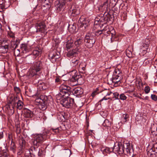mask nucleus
Wrapping results in <instances>:
<instances>
[{
	"instance_id": "8",
	"label": "nucleus",
	"mask_w": 157,
	"mask_h": 157,
	"mask_svg": "<svg viewBox=\"0 0 157 157\" xmlns=\"http://www.w3.org/2000/svg\"><path fill=\"white\" fill-rule=\"evenodd\" d=\"M41 52L42 49L41 48H40L38 47L35 48V49L33 51L31 54L26 57L25 58L26 61L28 62V63H29V62H31L40 56Z\"/></svg>"
},
{
	"instance_id": "15",
	"label": "nucleus",
	"mask_w": 157,
	"mask_h": 157,
	"mask_svg": "<svg viewBox=\"0 0 157 157\" xmlns=\"http://www.w3.org/2000/svg\"><path fill=\"white\" fill-rule=\"evenodd\" d=\"M79 9L74 6H71L68 10V13L71 16H75L79 14Z\"/></svg>"
},
{
	"instance_id": "24",
	"label": "nucleus",
	"mask_w": 157,
	"mask_h": 157,
	"mask_svg": "<svg viewBox=\"0 0 157 157\" xmlns=\"http://www.w3.org/2000/svg\"><path fill=\"white\" fill-rule=\"evenodd\" d=\"M49 57L50 59H54L55 61L59 58V56L56 52H51L49 55Z\"/></svg>"
},
{
	"instance_id": "49",
	"label": "nucleus",
	"mask_w": 157,
	"mask_h": 157,
	"mask_svg": "<svg viewBox=\"0 0 157 157\" xmlns=\"http://www.w3.org/2000/svg\"><path fill=\"white\" fill-rule=\"evenodd\" d=\"M27 151L28 152H29V154L28 155H27L26 154H25V157H33L32 156L30 152H29V151Z\"/></svg>"
},
{
	"instance_id": "47",
	"label": "nucleus",
	"mask_w": 157,
	"mask_h": 157,
	"mask_svg": "<svg viewBox=\"0 0 157 157\" xmlns=\"http://www.w3.org/2000/svg\"><path fill=\"white\" fill-rule=\"evenodd\" d=\"M113 95L114 96V97L115 98V99H119V94L117 92H115L113 93Z\"/></svg>"
},
{
	"instance_id": "60",
	"label": "nucleus",
	"mask_w": 157,
	"mask_h": 157,
	"mask_svg": "<svg viewBox=\"0 0 157 157\" xmlns=\"http://www.w3.org/2000/svg\"><path fill=\"white\" fill-rule=\"evenodd\" d=\"M110 94H106V96H107V95H109Z\"/></svg>"
},
{
	"instance_id": "21",
	"label": "nucleus",
	"mask_w": 157,
	"mask_h": 157,
	"mask_svg": "<svg viewBox=\"0 0 157 157\" xmlns=\"http://www.w3.org/2000/svg\"><path fill=\"white\" fill-rule=\"evenodd\" d=\"M83 93V89L80 87L74 89L72 91L73 94L76 96L82 94Z\"/></svg>"
},
{
	"instance_id": "59",
	"label": "nucleus",
	"mask_w": 157,
	"mask_h": 157,
	"mask_svg": "<svg viewBox=\"0 0 157 157\" xmlns=\"http://www.w3.org/2000/svg\"><path fill=\"white\" fill-rule=\"evenodd\" d=\"M29 91L30 92V93H32V90L31 89H29Z\"/></svg>"
},
{
	"instance_id": "29",
	"label": "nucleus",
	"mask_w": 157,
	"mask_h": 157,
	"mask_svg": "<svg viewBox=\"0 0 157 157\" xmlns=\"http://www.w3.org/2000/svg\"><path fill=\"white\" fill-rule=\"evenodd\" d=\"M16 104V107L17 109L20 110L23 108V103L20 100L18 101Z\"/></svg>"
},
{
	"instance_id": "38",
	"label": "nucleus",
	"mask_w": 157,
	"mask_h": 157,
	"mask_svg": "<svg viewBox=\"0 0 157 157\" xmlns=\"http://www.w3.org/2000/svg\"><path fill=\"white\" fill-rule=\"evenodd\" d=\"M103 30H99L98 31L96 32H95V33H94L95 35V36H98L99 35H100L102 33V31Z\"/></svg>"
},
{
	"instance_id": "5",
	"label": "nucleus",
	"mask_w": 157,
	"mask_h": 157,
	"mask_svg": "<svg viewBox=\"0 0 157 157\" xmlns=\"http://www.w3.org/2000/svg\"><path fill=\"white\" fill-rule=\"evenodd\" d=\"M96 38L94 33H87L84 38L86 45L88 48H91L95 43Z\"/></svg>"
},
{
	"instance_id": "2",
	"label": "nucleus",
	"mask_w": 157,
	"mask_h": 157,
	"mask_svg": "<svg viewBox=\"0 0 157 157\" xmlns=\"http://www.w3.org/2000/svg\"><path fill=\"white\" fill-rule=\"evenodd\" d=\"M82 37H77L74 42L75 49L69 51L67 54V56L70 57L79 52V49L83 44Z\"/></svg>"
},
{
	"instance_id": "53",
	"label": "nucleus",
	"mask_w": 157,
	"mask_h": 157,
	"mask_svg": "<svg viewBox=\"0 0 157 157\" xmlns=\"http://www.w3.org/2000/svg\"><path fill=\"white\" fill-rule=\"evenodd\" d=\"M116 8H115L114 9V12L115 13H116L117 14H118L119 12V10H116V11H115V10H116ZM117 9L118 10V9L117 8Z\"/></svg>"
},
{
	"instance_id": "17",
	"label": "nucleus",
	"mask_w": 157,
	"mask_h": 157,
	"mask_svg": "<svg viewBox=\"0 0 157 157\" xmlns=\"http://www.w3.org/2000/svg\"><path fill=\"white\" fill-rule=\"evenodd\" d=\"M18 40H16L15 41V43L14 44V40L13 39L11 41V43L12 44L11 45V47L12 48H13V49H14V54L15 56L17 55V56L18 54H19L20 53V51L19 50L17 49L16 50V48L17 46V45L18 43Z\"/></svg>"
},
{
	"instance_id": "34",
	"label": "nucleus",
	"mask_w": 157,
	"mask_h": 157,
	"mask_svg": "<svg viewBox=\"0 0 157 157\" xmlns=\"http://www.w3.org/2000/svg\"><path fill=\"white\" fill-rule=\"evenodd\" d=\"M21 48L22 50L24 51L25 52L28 51L27 46L26 44H22L21 45Z\"/></svg>"
},
{
	"instance_id": "4",
	"label": "nucleus",
	"mask_w": 157,
	"mask_h": 157,
	"mask_svg": "<svg viewBox=\"0 0 157 157\" xmlns=\"http://www.w3.org/2000/svg\"><path fill=\"white\" fill-rule=\"evenodd\" d=\"M49 132L48 131H47L42 134H38L35 136L33 141V145L37 147L39 146L40 144L48 138Z\"/></svg>"
},
{
	"instance_id": "13",
	"label": "nucleus",
	"mask_w": 157,
	"mask_h": 157,
	"mask_svg": "<svg viewBox=\"0 0 157 157\" xmlns=\"http://www.w3.org/2000/svg\"><path fill=\"white\" fill-rule=\"evenodd\" d=\"M145 43H144L141 46V51H142L141 54L143 55L149 52V49L148 48L149 44L150 43V40L148 39L145 40Z\"/></svg>"
},
{
	"instance_id": "63",
	"label": "nucleus",
	"mask_w": 157,
	"mask_h": 157,
	"mask_svg": "<svg viewBox=\"0 0 157 157\" xmlns=\"http://www.w3.org/2000/svg\"><path fill=\"white\" fill-rule=\"evenodd\" d=\"M34 150H35V147H34Z\"/></svg>"
},
{
	"instance_id": "55",
	"label": "nucleus",
	"mask_w": 157,
	"mask_h": 157,
	"mask_svg": "<svg viewBox=\"0 0 157 157\" xmlns=\"http://www.w3.org/2000/svg\"><path fill=\"white\" fill-rule=\"evenodd\" d=\"M41 83H43L42 82H38V86L39 87L41 85Z\"/></svg>"
},
{
	"instance_id": "33",
	"label": "nucleus",
	"mask_w": 157,
	"mask_h": 157,
	"mask_svg": "<svg viewBox=\"0 0 157 157\" xmlns=\"http://www.w3.org/2000/svg\"><path fill=\"white\" fill-rule=\"evenodd\" d=\"M86 66V64L85 63H82L79 64L78 68L79 70H82L83 71H84L85 70V67Z\"/></svg>"
},
{
	"instance_id": "3",
	"label": "nucleus",
	"mask_w": 157,
	"mask_h": 157,
	"mask_svg": "<svg viewBox=\"0 0 157 157\" xmlns=\"http://www.w3.org/2000/svg\"><path fill=\"white\" fill-rule=\"evenodd\" d=\"M57 100H59L63 106L67 108H71L75 105L74 99L68 97L60 98L59 95H56Z\"/></svg>"
},
{
	"instance_id": "46",
	"label": "nucleus",
	"mask_w": 157,
	"mask_h": 157,
	"mask_svg": "<svg viewBox=\"0 0 157 157\" xmlns=\"http://www.w3.org/2000/svg\"><path fill=\"white\" fill-rule=\"evenodd\" d=\"M151 99L155 101L157 100V96L154 94H151Z\"/></svg>"
},
{
	"instance_id": "28",
	"label": "nucleus",
	"mask_w": 157,
	"mask_h": 157,
	"mask_svg": "<svg viewBox=\"0 0 157 157\" xmlns=\"http://www.w3.org/2000/svg\"><path fill=\"white\" fill-rule=\"evenodd\" d=\"M129 116L128 114H124L121 118V121L124 123L129 120Z\"/></svg>"
},
{
	"instance_id": "44",
	"label": "nucleus",
	"mask_w": 157,
	"mask_h": 157,
	"mask_svg": "<svg viewBox=\"0 0 157 157\" xmlns=\"http://www.w3.org/2000/svg\"><path fill=\"white\" fill-rule=\"evenodd\" d=\"M14 90L17 94H19L20 92V90L19 88L17 87H14Z\"/></svg>"
},
{
	"instance_id": "12",
	"label": "nucleus",
	"mask_w": 157,
	"mask_h": 157,
	"mask_svg": "<svg viewBox=\"0 0 157 157\" xmlns=\"http://www.w3.org/2000/svg\"><path fill=\"white\" fill-rule=\"evenodd\" d=\"M35 27L36 29V33H44L45 31H46L45 24L43 21L36 23Z\"/></svg>"
},
{
	"instance_id": "10",
	"label": "nucleus",
	"mask_w": 157,
	"mask_h": 157,
	"mask_svg": "<svg viewBox=\"0 0 157 157\" xmlns=\"http://www.w3.org/2000/svg\"><path fill=\"white\" fill-rule=\"evenodd\" d=\"M147 154L149 157H156L157 156V143L154 144L149 150L147 151Z\"/></svg>"
},
{
	"instance_id": "42",
	"label": "nucleus",
	"mask_w": 157,
	"mask_h": 157,
	"mask_svg": "<svg viewBox=\"0 0 157 157\" xmlns=\"http://www.w3.org/2000/svg\"><path fill=\"white\" fill-rule=\"evenodd\" d=\"M7 36L8 37H10L12 38H15L14 34L13 33L11 32L8 33Z\"/></svg>"
},
{
	"instance_id": "64",
	"label": "nucleus",
	"mask_w": 157,
	"mask_h": 157,
	"mask_svg": "<svg viewBox=\"0 0 157 157\" xmlns=\"http://www.w3.org/2000/svg\"><path fill=\"white\" fill-rule=\"evenodd\" d=\"M9 108H10V106L9 105Z\"/></svg>"
},
{
	"instance_id": "30",
	"label": "nucleus",
	"mask_w": 157,
	"mask_h": 157,
	"mask_svg": "<svg viewBox=\"0 0 157 157\" xmlns=\"http://www.w3.org/2000/svg\"><path fill=\"white\" fill-rule=\"evenodd\" d=\"M16 147L14 142H12L10 144V150L12 151L14 153L16 151Z\"/></svg>"
},
{
	"instance_id": "18",
	"label": "nucleus",
	"mask_w": 157,
	"mask_h": 157,
	"mask_svg": "<svg viewBox=\"0 0 157 157\" xmlns=\"http://www.w3.org/2000/svg\"><path fill=\"white\" fill-rule=\"evenodd\" d=\"M73 40L71 38L68 40L65 43V47L66 48V50L68 51L71 49H75L74 44L73 43Z\"/></svg>"
},
{
	"instance_id": "9",
	"label": "nucleus",
	"mask_w": 157,
	"mask_h": 157,
	"mask_svg": "<svg viewBox=\"0 0 157 157\" xmlns=\"http://www.w3.org/2000/svg\"><path fill=\"white\" fill-rule=\"evenodd\" d=\"M71 87L64 84H62L59 88L60 92L57 95H59L60 98L65 96L68 97L70 93Z\"/></svg>"
},
{
	"instance_id": "22",
	"label": "nucleus",
	"mask_w": 157,
	"mask_h": 157,
	"mask_svg": "<svg viewBox=\"0 0 157 157\" xmlns=\"http://www.w3.org/2000/svg\"><path fill=\"white\" fill-rule=\"evenodd\" d=\"M51 98V96H50L48 97L45 95H41L40 97V99L42 101H40V102H42L44 105H47L49 102V101L48 98Z\"/></svg>"
},
{
	"instance_id": "41",
	"label": "nucleus",
	"mask_w": 157,
	"mask_h": 157,
	"mask_svg": "<svg viewBox=\"0 0 157 157\" xmlns=\"http://www.w3.org/2000/svg\"><path fill=\"white\" fill-rule=\"evenodd\" d=\"M150 90V88L148 86H146L144 89V91L146 94L149 93Z\"/></svg>"
},
{
	"instance_id": "25",
	"label": "nucleus",
	"mask_w": 157,
	"mask_h": 157,
	"mask_svg": "<svg viewBox=\"0 0 157 157\" xmlns=\"http://www.w3.org/2000/svg\"><path fill=\"white\" fill-rule=\"evenodd\" d=\"M23 116L26 118H31L33 116V113L29 110L26 109L24 111Z\"/></svg>"
},
{
	"instance_id": "32",
	"label": "nucleus",
	"mask_w": 157,
	"mask_h": 157,
	"mask_svg": "<svg viewBox=\"0 0 157 157\" xmlns=\"http://www.w3.org/2000/svg\"><path fill=\"white\" fill-rule=\"evenodd\" d=\"M114 150V147L113 148L111 147H106L103 150L104 151L107 153H109L110 152H112Z\"/></svg>"
},
{
	"instance_id": "7",
	"label": "nucleus",
	"mask_w": 157,
	"mask_h": 157,
	"mask_svg": "<svg viewBox=\"0 0 157 157\" xmlns=\"http://www.w3.org/2000/svg\"><path fill=\"white\" fill-rule=\"evenodd\" d=\"M122 74L119 69H115L113 73V75L112 78V82L114 83L115 86H117L121 83V80L122 79Z\"/></svg>"
},
{
	"instance_id": "23",
	"label": "nucleus",
	"mask_w": 157,
	"mask_h": 157,
	"mask_svg": "<svg viewBox=\"0 0 157 157\" xmlns=\"http://www.w3.org/2000/svg\"><path fill=\"white\" fill-rule=\"evenodd\" d=\"M18 97L17 96L12 97L9 100L10 103L12 105V107L13 109L15 107L16 104L19 101Z\"/></svg>"
},
{
	"instance_id": "48",
	"label": "nucleus",
	"mask_w": 157,
	"mask_h": 157,
	"mask_svg": "<svg viewBox=\"0 0 157 157\" xmlns=\"http://www.w3.org/2000/svg\"><path fill=\"white\" fill-rule=\"evenodd\" d=\"M44 85H45V84L44 83H41V86H40L39 87V88L43 90H44V89H45V87H44Z\"/></svg>"
},
{
	"instance_id": "14",
	"label": "nucleus",
	"mask_w": 157,
	"mask_h": 157,
	"mask_svg": "<svg viewBox=\"0 0 157 157\" xmlns=\"http://www.w3.org/2000/svg\"><path fill=\"white\" fill-rule=\"evenodd\" d=\"M90 21L88 19L80 17L78 21V23L80 28L83 27L85 29L86 27L89 25Z\"/></svg>"
},
{
	"instance_id": "16",
	"label": "nucleus",
	"mask_w": 157,
	"mask_h": 157,
	"mask_svg": "<svg viewBox=\"0 0 157 157\" xmlns=\"http://www.w3.org/2000/svg\"><path fill=\"white\" fill-rule=\"evenodd\" d=\"M76 73V70H74L72 71V75L73 74L75 75H72L71 80L72 81L75 82V85L77 84L78 83H80V80L82 78L81 75H77Z\"/></svg>"
},
{
	"instance_id": "19",
	"label": "nucleus",
	"mask_w": 157,
	"mask_h": 157,
	"mask_svg": "<svg viewBox=\"0 0 157 157\" xmlns=\"http://www.w3.org/2000/svg\"><path fill=\"white\" fill-rule=\"evenodd\" d=\"M109 2L108 0H106L103 4H101L98 7V10L101 11L106 12L109 6Z\"/></svg>"
},
{
	"instance_id": "35",
	"label": "nucleus",
	"mask_w": 157,
	"mask_h": 157,
	"mask_svg": "<svg viewBox=\"0 0 157 157\" xmlns=\"http://www.w3.org/2000/svg\"><path fill=\"white\" fill-rule=\"evenodd\" d=\"M121 19L123 20H125L127 18V14L126 12L122 13L121 15Z\"/></svg>"
},
{
	"instance_id": "56",
	"label": "nucleus",
	"mask_w": 157,
	"mask_h": 157,
	"mask_svg": "<svg viewBox=\"0 0 157 157\" xmlns=\"http://www.w3.org/2000/svg\"><path fill=\"white\" fill-rule=\"evenodd\" d=\"M59 80H60V79H59V78H56V79L55 81H56V82H59Z\"/></svg>"
},
{
	"instance_id": "58",
	"label": "nucleus",
	"mask_w": 157,
	"mask_h": 157,
	"mask_svg": "<svg viewBox=\"0 0 157 157\" xmlns=\"http://www.w3.org/2000/svg\"><path fill=\"white\" fill-rule=\"evenodd\" d=\"M43 110H44L46 108V107L45 106H44L43 107H42Z\"/></svg>"
},
{
	"instance_id": "6",
	"label": "nucleus",
	"mask_w": 157,
	"mask_h": 157,
	"mask_svg": "<svg viewBox=\"0 0 157 157\" xmlns=\"http://www.w3.org/2000/svg\"><path fill=\"white\" fill-rule=\"evenodd\" d=\"M43 67V63L39 60H36L34 62L31 66L30 73L33 74L34 75L36 74L37 72L41 71Z\"/></svg>"
},
{
	"instance_id": "43",
	"label": "nucleus",
	"mask_w": 157,
	"mask_h": 157,
	"mask_svg": "<svg viewBox=\"0 0 157 157\" xmlns=\"http://www.w3.org/2000/svg\"><path fill=\"white\" fill-rule=\"evenodd\" d=\"M20 145L22 147H23L25 145V142L23 140H21L20 141Z\"/></svg>"
},
{
	"instance_id": "39",
	"label": "nucleus",
	"mask_w": 157,
	"mask_h": 157,
	"mask_svg": "<svg viewBox=\"0 0 157 157\" xmlns=\"http://www.w3.org/2000/svg\"><path fill=\"white\" fill-rule=\"evenodd\" d=\"M127 98V97L125 96V95L123 94H121L119 96V99L124 100L126 99Z\"/></svg>"
},
{
	"instance_id": "27",
	"label": "nucleus",
	"mask_w": 157,
	"mask_h": 157,
	"mask_svg": "<svg viewBox=\"0 0 157 157\" xmlns=\"http://www.w3.org/2000/svg\"><path fill=\"white\" fill-rule=\"evenodd\" d=\"M102 125L105 127H110L111 126V123L108 120L106 119L104 121Z\"/></svg>"
},
{
	"instance_id": "1",
	"label": "nucleus",
	"mask_w": 157,
	"mask_h": 157,
	"mask_svg": "<svg viewBox=\"0 0 157 157\" xmlns=\"http://www.w3.org/2000/svg\"><path fill=\"white\" fill-rule=\"evenodd\" d=\"M125 149L126 153L128 155H131V151L132 150V147L129 143H126L123 144V145L121 144L117 143V145L115 144L114 146V151L119 154H122L124 153V148Z\"/></svg>"
},
{
	"instance_id": "40",
	"label": "nucleus",
	"mask_w": 157,
	"mask_h": 157,
	"mask_svg": "<svg viewBox=\"0 0 157 157\" xmlns=\"http://www.w3.org/2000/svg\"><path fill=\"white\" fill-rule=\"evenodd\" d=\"M126 56L129 58L132 57V53L129 50H127L126 51Z\"/></svg>"
},
{
	"instance_id": "62",
	"label": "nucleus",
	"mask_w": 157,
	"mask_h": 157,
	"mask_svg": "<svg viewBox=\"0 0 157 157\" xmlns=\"http://www.w3.org/2000/svg\"><path fill=\"white\" fill-rule=\"evenodd\" d=\"M67 151H69H69H70V150H67Z\"/></svg>"
},
{
	"instance_id": "51",
	"label": "nucleus",
	"mask_w": 157,
	"mask_h": 157,
	"mask_svg": "<svg viewBox=\"0 0 157 157\" xmlns=\"http://www.w3.org/2000/svg\"><path fill=\"white\" fill-rule=\"evenodd\" d=\"M3 132H0V140L3 137Z\"/></svg>"
},
{
	"instance_id": "57",
	"label": "nucleus",
	"mask_w": 157,
	"mask_h": 157,
	"mask_svg": "<svg viewBox=\"0 0 157 157\" xmlns=\"http://www.w3.org/2000/svg\"><path fill=\"white\" fill-rule=\"evenodd\" d=\"M1 40L2 41H3V42H6L7 41V40L6 39L3 40V39H2V40Z\"/></svg>"
},
{
	"instance_id": "50",
	"label": "nucleus",
	"mask_w": 157,
	"mask_h": 157,
	"mask_svg": "<svg viewBox=\"0 0 157 157\" xmlns=\"http://www.w3.org/2000/svg\"><path fill=\"white\" fill-rule=\"evenodd\" d=\"M110 98H106L105 97H104L103 98H102L101 99L100 101V102H101V101H103L104 100H106L108 99H110Z\"/></svg>"
},
{
	"instance_id": "37",
	"label": "nucleus",
	"mask_w": 157,
	"mask_h": 157,
	"mask_svg": "<svg viewBox=\"0 0 157 157\" xmlns=\"http://www.w3.org/2000/svg\"><path fill=\"white\" fill-rule=\"evenodd\" d=\"M155 135V139H157V127H156V131H153L151 132V136H154Z\"/></svg>"
},
{
	"instance_id": "31",
	"label": "nucleus",
	"mask_w": 157,
	"mask_h": 157,
	"mask_svg": "<svg viewBox=\"0 0 157 157\" xmlns=\"http://www.w3.org/2000/svg\"><path fill=\"white\" fill-rule=\"evenodd\" d=\"M68 29V30L71 33H74L75 32V27L73 25L72 26L69 25Z\"/></svg>"
},
{
	"instance_id": "45",
	"label": "nucleus",
	"mask_w": 157,
	"mask_h": 157,
	"mask_svg": "<svg viewBox=\"0 0 157 157\" xmlns=\"http://www.w3.org/2000/svg\"><path fill=\"white\" fill-rule=\"evenodd\" d=\"M51 130H52L53 132H54L56 134H57L59 132V130L58 128L55 129L52 128Z\"/></svg>"
},
{
	"instance_id": "26",
	"label": "nucleus",
	"mask_w": 157,
	"mask_h": 157,
	"mask_svg": "<svg viewBox=\"0 0 157 157\" xmlns=\"http://www.w3.org/2000/svg\"><path fill=\"white\" fill-rule=\"evenodd\" d=\"M105 16L106 17H101L99 19V20L98 21L100 22H102L106 23L107 22H108L110 20L109 18L110 17V14H108L107 15H106Z\"/></svg>"
},
{
	"instance_id": "20",
	"label": "nucleus",
	"mask_w": 157,
	"mask_h": 157,
	"mask_svg": "<svg viewBox=\"0 0 157 157\" xmlns=\"http://www.w3.org/2000/svg\"><path fill=\"white\" fill-rule=\"evenodd\" d=\"M75 55L70 57H71V63L74 66L78 68V64L79 63V60L78 57H75Z\"/></svg>"
},
{
	"instance_id": "52",
	"label": "nucleus",
	"mask_w": 157,
	"mask_h": 157,
	"mask_svg": "<svg viewBox=\"0 0 157 157\" xmlns=\"http://www.w3.org/2000/svg\"><path fill=\"white\" fill-rule=\"evenodd\" d=\"M20 128L19 127H17V133H19L20 132Z\"/></svg>"
},
{
	"instance_id": "54",
	"label": "nucleus",
	"mask_w": 157,
	"mask_h": 157,
	"mask_svg": "<svg viewBox=\"0 0 157 157\" xmlns=\"http://www.w3.org/2000/svg\"><path fill=\"white\" fill-rule=\"evenodd\" d=\"M8 138L10 140H12V136L10 134L8 135Z\"/></svg>"
},
{
	"instance_id": "36",
	"label": "nucleus",
	"mask_w": 157,
	"mask_h": 157,
	"mask_svg": "<svg viewBox=\"0 0 157 157\" xmlns=\"http://www.w3.org/2000/svg\"><path fill=\"white\" fill-rule=\"evenodd\" d=\"M45 151L42 149H39L38 153V156L40 157H43L44 155Z\"/></svg>"
},
{
	"instance_id": "11",
	"label": "nucleus",
	"mask_w": 157,
	"mask_h": 157,
	"mask_svg": "<svg viewBox=\"0 0 157 157\" xmlns=\"http://www.w3.org/2000/svg\"><path fill=\"white\" fill-rule=\"evenodd\" d=\"M67 2V0H58L55 2V6L58 12L63 9Z\"/></svg>"
},
{
	"instance_id": "61",
	"label": "nucleus",
	"mask_w": 157,
	"mask_h": 157,
	"mask_svg": "<svg viewBox=\"0 0 157 157\" xmlns=\"http://www.w3.org/2000/svg\"><path fill=\"white\" fill-rule=\"evenodd\" d=\"M155 80H156L157 81V77L155 79Z\"/></svg>"
}]
</instances>
